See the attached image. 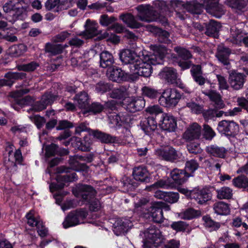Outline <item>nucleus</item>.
<instances>
[{
    "label": "nucleus",
    "mask_w": 248,
    "mask_h": 248,
    "mask_svg": "<svg viewBox=\"0 0 248 248\" xmlns=\"http://www.w3.org/2000/svg\"><path fill=\"white\" fill-rule=\"evenodd\" d=\"M154 53L146 55L143 59H140L137 61L135 65L131 70L132 81H137L139 77L144 78L150 77L153 71L152 65L161 64L168 53L167 47L162 45L153 46Z\"/></svg>",
    "instance_id": "1"
},
{
    "label": "nucleus",
    "mask_w": 248,
    "mask_h": 248,
    "mask_svg": "<svg viewBox=\"0 0 248 248\" xmlns=\"http://www.w3.org/2000/svg\"><path fill=\"white\" fill-rule=\"evenodd\" d=\"M144 237L143 248L158 247L165 240L161 231L155 226H151L145 231Z\"/></svg>",
    "instance_id": "2"
},
{
    "label": "nucleus",
    "mask_w": 248,
    "mask_h": 248,
    "mask_svg": "<svg viewBox=\"0 0 248 248\" xmlns=\"http://www.w3.org/2000/svg\"><path fill=\"white\" fill-rule=\"evenodd\" d=\"M182 97L181 92L175 88H167L163 90L158 101L161 106L173 108L176 106Z\"/></svg>",
    "instance_id": "3"
},
{
    "label": "nucleus",
    "mask_w": 248,
    "mask_h": 248,
    "mask_svg": "<svg viewBox=\"0 0 248 248\" xmlns=\"http://www.w3.org/2000/svg\"><path fill=\"white\" fill-rule=\"evenodd\" d=\"M217 130L222 136L234 138L239 132V124L233 121L222 120L218 122Z\"/></svg>",
    "instance_id": "4"
},
{
    "label": "nucleus",
    "mask_w": 248,
    "mask_h": 248,
    "mask_svg": "<svg viewBox=\"0 0 248 248\" xmlns=\"http://www.w3.org/2000/svg\"><path fill=\"white\" fill-rule=\"evenodd\" d=\"M78 179V176L75 172L63 175H58L56 178L57 183L53 182L49 186L50 191H59L64 188V183L75 182Z\"/></svg>",
    "instance_id": "5"
},
{
    "label": "nucleus",
    "mask_w": 248,
    "mask_h": 248,
    "mask_svg": "<svg viewBox=\"0 0 248 248\" xmlns=\"http://www.w3.org/2000/svg\"><path fill=\"white\" fill-rule=\"evenodd\" d=\"M119 57L122 65L128 66L130 72L137 61L140 59L134 51L129 49H123L120 51Z\"/></svg>",
    "instance_id": "6"
},
{
    "label": "nucleus",
    "mask_w": 248,
    "mask_h": 248,
    "mask_svg": "<svg viewBox=\"0 0 248 248\" xmlns=\"http://www.w3.org/2000/svg\"><path fill=\"white\" fill-rule=\"evenodd\" d=\"M107 72L109 73V78L113 81H132V73L125 72L118 67L112 66L111 68L108 69Z\"/></svg>",
    "instance_id": "7"
},
{
    "label": "nucleus",
    "mask_w": 248,
    "mask_h": 248,
    "mask_svg": "<svg viewBox=\"0 0 248 248\" xmlns=\"http://www.w3.org/2000/svg\"><path fill=\"white\" fill-rule=\"evenodd\" d=\"M96 191L94 188L89 185H79L77 189V191L74 192V195L78 197H80L84 203L90 201L93 199L96 195Z\"/></svg>",
    "instance_id": "8"
},
{
    "label": "nucleus",
    "mask_w": 248,
    "mask_h": 248,
    "mask_svg": "<svg viewBox=\"0 0 248 248\" xmlns=\"http://www.w3.org/2000/svg\"><path fill=\"white\" fill-rule=\"evenodd\" d=\"M158 125L160 128L168 132L175 131L177 127V120L175 117L170 114H161Z\"/></svg>",
    "instance_id": "9"
},
{
    "label": "nucleus",
    "mask_w": 248,
    "mask_h": 248,
    "mask_svg": "<svg viewBox=\"0 0 248 248\" xmlns=\"http://www.w3.org/2000/svg\"><path fill=\"white\" fill-rule=\"evenodd\" d=\"M213 188L214 187L211 186H205L201 189H198L196 191L194 190L192 198L199 204H205L211 200Z\"/></svg>",
    "instance_id": "10"
},
{
    "label": "nucleus",
    "mask_w": 248,
    "mask_h": 248,
    "mask_svg": "<svg viewBox=\"0 0 248 248\" xmlns=\"http://www.w3.org/2000/svg\"><path fill=\"white\" fill-rule=\"evenodd\" d=\"M162 204L157 202H151L150 206L147 209L146 213L149 215V217H152L154 222L160 223L164 219L163 210L161 209Z\"/></svg>",
    "instance_id": "11"
},
{
    "label": "nucleus",
    "mask_w": 248,
    "mask_h": 248,
    "mask_svg": "<svg viewBox=\"0 0 248 248\" xmlns=\"http://www.w3.org/2000/svg\"><path fill=\"white\" fill-rule=\"evenodd\" d=\"M159 115H156L155 117L149 116L142 119L140 123L141 129L144 131V133L149 136L154 135L156 130H157V122L156 121L157 117Z\"/></svg>",
    "instance_id": "12"
},
{
    "label": "nucleus",
    "mask_w": 248,
    "mask_h": 248,
    "mask_svg": "<svg viewBox=\"0 0 248 248\" xmlns=\"http://www.w3.org/2000/svg\"><path fill=\"white\" fill-rule=\"evenodd\" d=\"M157 153L158 155L165 161L175 162L180 158L179 153L171 146L160 149Z\"/></svg>",
    "instance_id": "13"
},
{
    "label": "nucleus",
    "mask_w": 248,
    "mask_h": 248,
    "mask_svg": "<svg viewBox=\"0 0 248 248\" xmlns=\"http://www.w3.org/2000/svg\"><path fill=\"white\" fill-rule=\"evenodd\" d=\"M160 78L168 84L177 85V70L172 68L169 67H164L158 74Z\"/></svg>",
    "instance_id": "14"
},
{
    "label": "nucleus",
    "mask_w": 248,
    "mask_h": 248,
    "mask_svg": "<svg viewBox=\"0 0 248 248\" xmlns=\"http://www.w3.org/2000/svg\"><path fill=\"white\" fill-rule=\"evenodd\" d=\"M137 11L140 13L141 20L148 23L156 21L159 17L158 13L153 10L149 9L147 6L142 4L137 7Z\"/></svg>",
    "instance_id": "15"
},
{
    "label": "nucleus",
    "mask_w": 248,
    "mask_h": 248,
    "mask_svg": "<svg viewBox=\"0 0 248 248\" xmlns=\"http://www.w3.org/2000/svg\"><path fill=\"white\" fill-rule=\"evenodd\" d=\"M124 108L130 112H135L142 109L145 107V101L142 97L128 98L126 103L123 104Z\"/></svg>",
    "instance_id": "16"
},
{
    "label": "nucleus",
    "mask_w": 248,
    "mask_h": 248,
    "mask_svg": "<svg viewBox=\"0 0 248 248\" xmlns=\"http://www.w3.org/2000/svg\"><path fill=\"white\" fill-rule=\"evenodd\" d=\"M26 77V74L22 72H9L4 75V78L0 79V88L4 86L12 87L16 81L23 79Z\"/></svg>",
    "instance_id": "17"
},
{
    "label": "nucleus",
    "mask_w": 248,
    "mask_h": 248,
    "mask_svg": "<svg viewBox=\"0 0 248 248\" xmlns=\"http://www.w3.org/2000/svg\"><path fill=\"white\" fill-rule=\"evenodd\" d=\"M205 4L206 12L213 16L219 18L224 14L223 6L219 0H208Z\"/></svg>",
    "instance_id": "18"
},
{
    "label": "nucleus",
    "mask_w": 248,
    "mask_h": 248,
    "mask_svg": "<svg viewBox=\"0 0 248 248\" xmlns=\"http://www.w3.org/2000/svg\"><path fill=\"white\" fill-rule=\"evenodd\" d=\"M92 135L101 143L106 144L115 143L120 142V138L116 136H111L109 134L101 131L98 129L93 130L91 132Z\"/></svg>",
    "instance_id": "19"
},
{
    "label": "nucleus",
    "mask_w": 248,
    "mask_h": 248,
    "mask_svg": "<svg viewBox=\"0 0 248 248\" xmlns=\"http://www.w3.org/2000/svg\"><path fill=\"white\" fill-rule=\"evenodd\" d=\"M246 80V76L244 74L233 71L229 75V83L233 90L242 89Z\"/></svg>",
    "instance_id": "20"
},
{
    "label": "nucleus",
    "mask_w": 248,
    "mask_h": 248,
    "mask_svg": "<svg viewBox=\"0 0 248 248\" xmlns=\"http://www.w3.org/2000/svg\"><path fill=\"white\" fill-rule=\"evenodd\" d=\"M170 176L173 182L172 186H180L185 183L190 177L186 170H181L177 168L173 169L170 173Z\"/></svg>",
    "instance_id": "21"
},
{
    "label": "nucleus",
    "mask_w": 248,
    "mask_h": 248,
    "mask_svg": "<svg viewBox=\"0 0 248 248\" xmlns=\"http://www.w3.org/2000/svg\"><path fill=\"white\" fill-rule=\"evenodd\" d=\"M73 138L74 140L73 139H71V144L75 149L83 152L90 151L92 141L90 136H85L83 139L77 137Z\"/></svg>",
    "instance_id": "22"
},
{
    "label": "nucleus",
    "mask_w": 248,
    "mask_h": 248,
    "mask_svg": "<svg viewBox=\"0 0 248 248\" xmlns=\"http://www.w3.org/2000/svg\"><path fill=\"white\" fill-rule=\"evenodd\" d=\"M132 175L137 182L146 183L150 181L149 172L144 166H139L133 168Z\"/></svg>",
    "instance_id": "23"
},
{
    "label": "nucleus",
    "mask_w": 248,
    "mask_h": 248,
    "mask_svg": "<svg viewBox=\"0 0 248 248\" xmlns=\"http://www.w3.org/2000/svg\"><path fill=\"white\" fill-rule=\"evenodd\" d=\"M131 222L126 218H117L113 224V231L117 236L126 232L129 229Z\"/></svg>",
    "instance_id": "24"
},
{
    "label": "nucleus",
    "mask_w": 248,
    "mask_h": 248,
    "mask_svg": "<svg viewBox=\"0 0 248 248\" xmlns=\"http://www.w3.org/2000/svg\"><path fill=\"white\" fill-rule=\"evenodd\" d=\"M232 53V50L223 44L217 46L216 57L218 61L224 65H228L230 64L229 58Z\"/></svg>",
    "instance_id": "25"
},
{
    "label": "nucleus",
    "mask_w": 248,
    "mask_h": 248,
    "mask_svg": "<svg viewBox=\"0 0 248 248\" xmlns=\"http://www.w3.org/2000/svg\"><path fill=\"white\" fill-rule=\"evenodd\" d=\"M202 134V127L197 123L192 124L184 134V138L187 140L200 139Z\"/></svg>",
    "instance_id": "26"
},
{
    "label": "nucleus",
    "mask_w": 248,
    "mask_h": 248,
    "mask_svg": "<svg viewBox=\"0 0 248 248\" xmlns=\"http://www.w3.org/2000/svg\"><path fill=\"white\" fill-rule=\"evenodd\" d=\"M155 197L159 199H162L170 203H174L178 202L179 194L178 192H166L157 190L155 193Z\"/></svg>",
    "instance_id": "27"
},
{
    "label": "nucleus",
    "mask_w": 248,
    "mask_h": 248,
    "mask_svg": "<svg viewBox=\"0 0 248 248\" xmlns=\"http://www.w3.org/2000/svg\"><path fill=\"white\" fill-rule=\"evenodd\" d=\"M80 155H75L70 156L68 163L70 167L77 171H88L89 167L84 163H80Z\"/></svg>",
    "instance_id": "28"
},
{
    "label": "nucleus",
    "mask_w": 248,
    "mask_h": 248,
    "mask_svg": "<svg viewBox=\"0 0 248 248\" xmlns=\"http://www.w3.org/2000/svg\"><path fill=\"white\" fill-rule=\"evenodd\" d=\"M221 27L220 23L214 20H210L205 24V34L209 37L217 38L219 36V30Z\"/></svg>",
    "instance_id": "29"
},
{
    "label": "nucleus",
    "mask_w": 248,
    "mask_h": 248,
    "mask_svg": "<svg viewBox=\"0 0 248 248\" xmlns=\"http://www.w3.org/2000/svg\"><path fill=\"white\" fill-rule=\"evenodd\" d=\"M73 99L77 102L78 108L83 110H86L90 104V97L85 91L76 93Z\"/></svg>",
    "instance_id": "30"
},
{
    "label": "nucleus",
    "mask_w": 248,
    "mask_h": 248,
    "mask_svg": "<svg viewBox=\"0 0 248 248\" xmlns=\"http://www.w3.org/2000/svg\"><path fill=\"white\" fill-rule=\"evenodd\" d=\"M119 18L127 26L131 29H139L142 26L141 23L138 22L134 16L131 13H123L120 15Z\"/></svg>",
    "instance_id": "31"
},
{
    "label": "nucleus",
    "mask_w": 248,
    "mask_h": 248,
    "mask_svg": "<svg viewBox=\"0 0 248 248\" xmlns=\"http://www.w3.org/2000/svg\"><path fill=\"white\" fill-rule=\"evenodd\" d=\"M206 152L211 155L220 158H224L228 150L223 147L211 145L206 148Z\"/></svg>",
    "instance_id": "32"
},
{
    "label": "nucleus",
    "mask_w": 248,
    "mask_h": 248,
    "mask_svg": "<svg viewBox=\"0 0 248 248\" xmlns=\"http://www.w3.org/2000/svg\"><path fill=\"white\" fill-rule=\"evenodd\" d=\"M109 97L113 99L124 100L128 95L127 89L124 86L112 88L109 93Z\"/></svg>",
    "instance_id": "33"
},
{
    "label": "nucleus",
    "mask_w": 248,
    "mask_h": 248,
    "mask_svg": "<svg viewBox=\"0 0 248 248\" xmlns=\"http://www.w3.org/2000/svg\"><path fill=\"white\" fill-rule=\"evenodd\" d=\"M114 59L112 54L108 51L102 52L100 54V66L104 68H111L114 63Z\"/></svg>",
    "instance_id": "34"
},
{
    "label": "nucleus",
    "mask_w": 248,
    "mask_h": 248,
    "mask_svg": "<svg viewBox=\"0 0 248 248\" xmlns=\"http://www.w3.org/2000/svg\"><path fill=\"white\" fill-rule=\"evenodd\" d=\"M122 187L126 192L134 191L139 186V183L133 178L124 176L121 181Z\"/></svg>",
    "instance_id": "35"
},
{
    "label": "nucleus",
    "mask_w": 248,
    "mask_h": 248,
    "mask_svg": "<svg viewBox=\"0 0 248 248\" xmlns=\"http://www.w3.org/2000/svg\"><path fill=\"white\" fill-rule=\"evenodd\" d=\"M215 213L218 215L227 216L230 214V204L224 202H218L213 205Z\"/></svg>",
    "instance_id": "36"
},
{
    "label": "nucleus",
    "mask_w": 248,
    "mask_h": 248,
    "mask_svg": "<svg viewBox=\"0 0 248 248\" xmlns=\"http://www.w3.org/2000/svg\"><path fill=\"white\" fill-rule=\"evenodd\" d=\"M68 45L65 44H52L50 43H47L45 45V51L49 53L52 56L60 54L63 52L64 48L68 47Z\"/></svg>",
    "instance_id": "37"
},
{
    "label": "nucleus",
    "mask_w": 248,
    "mask_h": 248,
    "mask_svg": "<svg viewBox=\"0 0 248 248\" xmlns=\"http://www.w3.org/2000/svg\"><path fill=\"white\" fill-rule=\"evenodd\" d=\"M104 108L100 102H93L89 104L86 110H83L82 113L85 115L87 114L96 115L104 112Z\"/></svg>",
    "instance_id": "38"
},
{
    "label": "nucleus",
    "mask_w": 248,
    "mask_h": 248,
    "mask_svg": "<svg viewBox=\"0 0 248 248\" xmlns=\"http://www.w3.org/2000/svg\"><path fill=\"white\" fill-rule=\"evenodd\" d=\"M210 100L215 103V107L217 108H222L224 107V104L221 99V95L216 91L210 90L205 93Z\"/></svg>",
    "instance_id": "39"
},
{
    "label": "nucleus",
    "mask_w": 248,
    "mask_h": 248,
    "mask_svg": "<svg viewBox=\"0 0 248 248\" xmlns=\"http://www.w3.org/2000/svg\"><path fill=\"white\" fill-rule=\"evenodd\" d=\"M97 23L95 22H92L90 19H88L85 25V35L89 38H93L97 37L99 34V31L97 29Z\"/></svg>",
    "instance_id": "40"
},
{
    "label": "nucleus",
    "mask_w": 248,
    "mask_h": 248,
    "mask_svg": "<svg viewBox=\"0 0 248 248\" xmlns=\"http://www.w3.org/2000/svg\"><path fill=\"white\" fill-rule=\"evenodd\" d=\"M79 224V220L74 212L69 213L62 223L63 227L64 229L74 227Z\"/></svg>",
    "instance_id": "41"
},
{
    "label": "nucleus",
    "mask_w": 248,
    "mask_h": 248,
    "mask_svg": "<svg viewBox=\"0 0 248 248\" xmlns=\"http://www.w3.org/2000/svg\"><path fill=\"white\" fill-rule=\"evenodd\" d=\"M141 91L143 96L152 99L159 98L161 93L159 90L149 86L143 87Z\"/></svg>",
    "instance_id": "42"
},
{
    "label": "nucleus",
    "mask_w": 248,
    "mask_h": 248,
    "mask_svg": "<svg viewBox=\"0 0 248 248\" xmlns=\"http://www.w3.org/2000/svg\"><path fill=\"white\" fill-rule=\"evenodd\" d=\"M202 220L205 228H208L211 232L217 231L220 227V223L214 221L208 215L203 216Z\"/></svg>",
    "instance_id": "43"
},
{
    "label": "nucleus",
    "mask_w": 248,
    "mask_h": 248,
    "mask_svg": "<svg viewBox=\"0 0 248 248\" xmlns=\"http://www.w3.org/2000/svg\"><path fill=\"white\" fill-rule=\"evenodd\" d=\"M153 32L157 37L159 42L162 43H167L169 40L170 36L169 32L161 28L155 27L153 29Z\"/></svg>",
    "instance_id": "44"
},
{
    "label": "nucleus",
    "mask_w": 248,
    "mask_h": 248,
    "mask_svg": "<svg viewBox=\"0 0 248 248\" xmlns=\"http://www.w3.org/2000/svg\"><path fill=\"white\" fill-rule=\"evenodd\" d=\"M199 168V164L197 160L195 159H191L186 161L185 163L184 170L190 175V177L194 176L195 171Z\"/></svg>",
    "instance_id": "45"
},
{
    "label": "nucleus",
    "mask_w": 248,
    "mask_h": 248,
    "mask_svg": "<svg viewBox=\"0 0 248 248\" xmlns=\"http://www.w3.org/2000/svg\"><path fill=\"white\" fill-rule=\"evenodd\" d=\"M232 184L234 186L245 190L248 187V178L245 175L241 174L233 179Z\"/></svg>",
    "instance_id": "46"
},
{
    "label": "nucleus",
    "mask_w": 248,
    "mask_h": 248,
    "mask_svg": "<svg viewBox=\"0 0 248 248\" xmlns=\"http://www.w3.org/2000/svg\"><path fill=\"white\" fill-rule=\"evenodd\" d=\"M217 198L218 199H230L232 196V191L229 187L224 186L217 190Z\"/></svg>",
    "instance_id": "47"
},
{
    "label": "nucleus",
    "mask_w": 248,
    "mask_h": 248,
    "mask_svg": "<svg viewBox=\"0 0 248 248\" xmlns=\"http://www.w3.org/2000/svg\"><path fill=\"white\" fill-rule=\"evenodd\" d=\"M113 87L112 85L108 82L104 81H100L95 86L96 91L100 94H103L107 92H110Z\"/></svg>",
    "instance_id": "48"
},
{
    "label": "nucleus",
    "mask_w": 248,
    "mask_h": 248,
    "mask_svg": "<svg viewBox=\"0 0 248 248\" xmlns=\"http://www.w3.org/2000/svg\"><path fill=\"white\" fill-rule=\"evenodd\" d=\"M227 4L232 9L242 11L246 7L244 0H226Z\"/></svg>",
    "instance_id": "49"
},
{
    "label": "nucleus",
    "mask_w": 248,
    "mask_h": 248,
    "mask_svg": "<svg viewBox=\"0 0 248 248\" xmlns=\"http://www.w3.org/2000/svg\"><path fill=\"white\" fill-rule=\"evenodd\" d=\"M202 137L207 140H212L216 136V133L213 128L207 124L203 125Z\"/></svg>",
    "instance_id": "50"
},
{
    "label": "nucleus",
    "mask_w": 248,
    "mask_h": 248,
    "mask_svg": "<svg viewBox=\"0 0 248 248\" xmlns=\"http://www.w3.org/2000/svg\"><path fill=\"white\" fill-rule=\"evenodd\" d=\"M201 215L200 211L195 210L192 208L186 209L184 211L182 214V218L186 220H190L197 217Z\"/></svg>",
    "instance_id": "51"
},
{
    "label": "nucleus",
    "mask_w": 248,
    "mask_h": 248,
    "mask_svg": "<svg viewBox=\"0 0 248 248\" xmlns=\"http://www.w3.org/2000/svg\"><path fill=\"white\" fill-rule=\"evenodd\" d=\"M175 51L177 52L178 57L181 60H188L192 57L190 51L188 49L179 46L175 48Z\"/></svg>",
    "instance_id": "52"
},
{
    "label": "nucleus",
    "mask_w": 248,
    "mask_h": 248,
    "mask_svg": "<svg viewBox=\"0 0 248 248\" xmlns=\"http://www.w3.org/2000/svg\"><path fill=\"white\" fill-rule=\"evenodd\" d=\"M188 224L183 221H174L170 225L171 228L176 232H185Z\"/></svg>",
    "instance_id": "53"
},
{
    "label": "nucleus",
    "mask_w": 248,
    "mask_h": 248,
    "mask_svg": "<svg viewBox=\"0 0 248 248\" xmlns=\"http://www.w3.org/2000/svg\"><path fill=\"white\" fill-rule=\"evenodd\" d=\"M72 132L70 130H65L60 134L57 139L61 141L63 145L68 146L70 145L71 141L66 140L70 138Z\"/></svg>",
    "instance_id": "54"
},
{
    "label": "nucleus",
    "mask_w": 248,
    "mask_h": 248,
    "mask_svg": "<svg viewBox=\"0 0 248 248\" xmlns=\"http://www.w3.org/2000/svg\"><path fill=\"white\" fill-rule=\"evenodd\" d=\"M117 20V18L113 16L110 17L107 14H103L100 16L99 23L103 27H107L114 23Z\"/></svg>",
    "instance_id": "55"
},
{
    "label": "nucleus",
    "mask_w": 248,
    "mask_h": 248,
    "mask_svg": "<svg viewBox=\"0 0 248 248\" xmlns=\"http://www.w3.org/2000/svg\"><path fill=\"white\" fill-rule=\"evenodd\" d=\"M39 66V64L38 62L35 61H32L29 63L20 65L19 66L18 69L19 70L30 72L34 71Z\"/></svg>",
    "instance_id": "56"
},
{
    "label": "nucleus",
    "mask_w": 248,
    "mask_h": 248,
    "mask_svg": "<svg viewBox=\"0 0 248 248\" xmlns=\"http://www.w3.org/2000/svg\"><path fill=\"white\" fill-rule=\"evenodd\" d=\"M89 205V209L91 212H98L101 209V205L100 201L95 198L92 199L90 201H88L84 203Z\"/></svg>",
    "instance_id": "57"
},
{
    "label": "nucleus",
    "mask_w": 248,
    "mask_h": 248,
    "mask_svg": "<svg viewBox=\"0 0 248 248\" xmlns=\"http://www.w3.org/2000/svg\"><path fill=\"white\" fill-rule=\"evenodd\" d=\"M31 120L34 124L38 129H41L46 123V119L39 114L30 117Z\"/></svg>",
    "instance_id": "58"
},
{
    "label": "nucleus",
    "mask_w": 248,
    "mask_h": 248,
    "mask_svg": "<svg viewBox=\"0 0 248 248\" xmlns=\"http://www.w3.org/2000/svg\"><path fill=\"white\" fill-rule=\"evenodd\" d=\"M74 127L73 123L67 120H61L58 122V125L56 127L57 130H70Z\"/></svg>",
    "instance_id": "59"
},
{
    "label": "nucleus",
    "mask_w": 248,
    "mask_h": 248,
    "mask_svg": "<svg viewBox=\"0 0 248 248\" xmlns=\"http://www.w3.org/2000/svg\"><path fill=\"white\" fill-rule=\"evenodd\" d=\"M59 149V146L55 143H52L47 145L45 149V156L46 157H50L57 155V150Z\"/></svg>",
    "instance_id": "60"
},
{
    "label": "nucleus",
    "mask_w": 248,
    "mask_h": 248,
    "mask_svg": "<svg viewBox=\"0 0 248 248\" xmlns=\"http://www.w3.org/2000/svg\"><path fill=\"white\" fill-rule=\"evenodd\" d=\"M58 96L50 93H46L42 96L41 99L43 101L44 103L46 104L47 107L49 105H51L57 99Z\"/></svg>",
    "instance_id": "61"
},
{
    "label": "nucleus",
    "mask_w": 248,
    "mask_h": 248,
    "mask_svg": "<svg viewBox=\"0 0 248 248\" xmlns=\"http://www.w3.org/2000/svg\"><path fill=\"white\" fill-rule=\"evenodd\" d=\"M186 148L190 154L197 155L202 152L200 143L197 142H190L187 144Z\"/></svg>",
    "instance_id": "62"
},
{
    "label": "nucleus",
    "mask_w": 248,
    "mask_h": 248,
    "mask_svg": "<svg viewBox=\"0 0 248 248\" xmlns=\"http://www.w3.org/2000/svg\"><path fill=\"white\" fill-rule=\"evenodd\" d=\"M23 45H14L9 48V53L12 57H17L21 55L23 51L22 48H24Z\"/></svg>",
    "instance_id": "63"
},
{
    "label": "nucleus",
    "mask_w": 248,
    "mask_h": 248,
    "mask_svg": "<svg viewBox=\"0 0 248 248\" xmlns=\"http://www.w3.org/2000/svg\"><path fill=\"white\" fill-rule=\"evenodd\" d=\"M186 107L189 108L192 112L196 114H202L203 110V105L197 104L193 101L187 103Z\"/></svg>",
    "instance_id": "64"
}]
</instances>
